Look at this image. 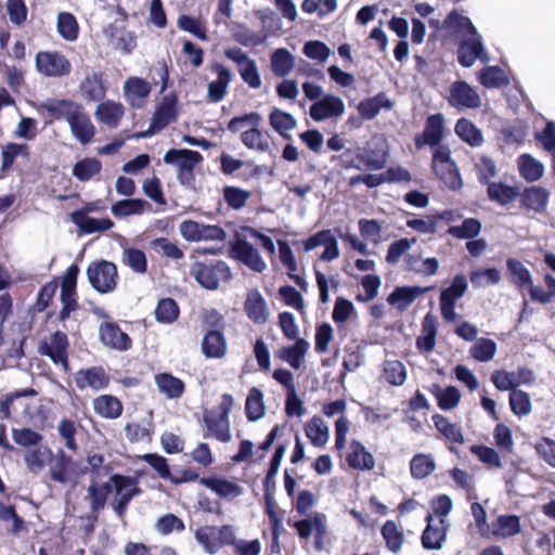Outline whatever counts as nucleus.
<instances>
[{
  "label": "nucleus",
  "mask_w": 555,
  "mask_h": 555,
  "mask_svg": "<svg viewBox=\"0 0 555 555\" xmlns=\"http://www.w3.org/2000/svg\"><path fill=\"white\" fill-rule=\"evenodd\" d=\"M151 91V85L140 77H130L124 85L125 98L133 108H142Z\"/></svg>",
  "instance_id": "393cba45"
},
{
  "label": "nucleus",
  "mask_w": 555,
  "mask_h": 555,
  "mask_svg": "<svg viewBox=\"0 0 555 555\" xmlns=\"http://www.w3.org/2000/svg\"><path fill=\"white\" fill-rule=\"evenodd\" d=\"M93 410L103 418L116 420L121 416L124 405L121 401L113 395H101L93 400Z\"/></svg>",
  "instance_id": "e433bc0d"
},
{
  "label": "nucleus",
  "mask_w": 555,
  "mask_h": 555,
  "mask_svg": "<svg viewBox=\"0 0 555 555\" xmlns=\"http://www.w3.org/2000/svg\"><path fill=\"white\" fill-rule=\"evenodd\" d=\"M87 491L90 509L93 513H99L105 507L108 494L112 492V488L108 481L98 483L95 479H93L89 485Z\"/></svg>",
  "instance_id": "a18cd8bd"
},
{
  "label": "nucleus",
  "mask_w": 555,
  "mask_h": 555,
  "mask_svg": "<svg viewBox=\"0 0 555 555\" xmlns=\"http://www.w3.org/2000/svg\"><path fill=\"white\" fill-rule=\"evenodd\" d=\"M68 125L74 137L82 144L89 143L94 137V127L90 117L80 104L68 119Z\"/></svg>",
  "instance_id": "bb28decb"
},
{
  "label": "nucleus",
  "mask_w": 555,
  "mask_h": 555,
  "mask_svg": "<svg viewBox=\"0 0 555 555\" xmlns=\"http://www.w3.org/2000/svg\"><path fill=\"white\" fill-rule=\"evenodd\" d=\"M178 104L179 100L175 92L164 95L160 103L156 106L151 121L162 130L176 122L179 116Z\"/></svg>",
  "instance_id": "4be33fe9"
},
{
  "label": "nucleus",
  "mask_w": 555,
  "mask_h": 555,
  "mask_svg": "<svg viewBox=\"0 0 555 555\" xmlns=\"http://www.w3.org/2000/svg\"><path fill=\"white\" fill-rule=\"evenodd\" d=\"M204 160L203 155L189 149H170L164 155V163L177 167V177L181 185L194 189V169Z\"/></svg>",
  "instance_id": "f03ea898"
},
{
  "label": "nucleus",
  "mask_w": 555,
  "mask_h": 555,
  "mask_svg": "<svg viewBox=\"0 0 555 555\" xmlns=\"http://www.w3.org/2000/svg\"><path fill=\"white\" fill-rule=\"evenodd\" d=\"M392 107V101L384 92H379L372 98L362 100L358 104V112L361 118L371 120L379 114L382 108L391 109Z\"/></svg>",
  "instance_id": "c9c22d12"
},
{
  "label": "nucleus",
  "mask_w": 555,
  "mask_h": 555,
  "mask_svg": "<svg viewBox=\"0 0 555 555\" xmlns=\"http://www.w3.org/2000/svg\"><path fill=\"white\" fill-rule=\"evenodd\" d=\"M230 255L255 272L261 273L267 268L259 251L246 238L236 237L231 243Z\"/></svg>",
  "instance_id": "4468645a"
},
{
  "label": "nucleus",
  "mask_w": 555,
  "mask_h": 555,
  "mask_svg": "<svg viewBox=\"0 0 555 555\" xmlns=\"http://www.w3.org/2000/svg\"><path fill=\"white\" fill-rule=\"evenodd\" d=\"M332 162H337L343 169H362L371 170L383 169L386 163L385 157H373L367 153H361V150L346 149L341 154L332 156Z\"/></svg>",
  "instance_id": "9b49d317"
},
{
  "label": "nucleus",
  "mask_w": 555,
  "mask_h": 555,
  "mask_svg": "<svg viewBox=\"0 0 555 555\" xmlns=\"http://www.w3.org/2000/svg\"><path fill=\"white\" fill-rule=\"evenodd\" d=\"M210 69L217 74V80L208 83L207 100L211 103H218L227 95L229 83L232 80V73L219 62L212 63Z\"/></svg>",
  "instance_id": "b1692460"
},
{
  "label": "nucleus",
  "mask_w": 555,
  "mask_h": 555,
  "mask_svg": "<svg viewBox=\"0 0 555 555\" xmlns=\"http://www.w3.org/2000/svg\"><path fill=\"white\" fill-rule=\"evenodd\" d=\"M380 535L385 541L386 548L398 554L405 542L403 529L395 520H386L380 527Z\"/></svg>",
  "instance_id": "f704fd0d"
},
{
  "label": "nucleus",
  "mask_w": 555,
  "mask_h": 555,
  "mask_svg": "<svg viewBox=\"0 0 555 555\" xmlns=\"http://www.w3.org/2000/svg\"><path fill=\"white\" fill-rule=\"evenodd\" d=\"M101 341L108 348L127 351L132 347L131 337L115 322H104L99 328Z\"/></svg>",
  "instance_id": "412c9836"
},
{
  "label": "nucleus",
  "mask_w": 555,
  "mask_h": 555,
  "mask_svg": "<svg viewBox=\"0 0 555 555\" xmlns=\"http://www.w3.org/2000/svg\"><path fill=\"white\" fill-rule=\"evenodd\" d=\"M474 167L479 183L485 185L491 183V179H493L498 173L495 160L488 155L478 156Z\"/></svg>",
  "instance_id": "e2e57ef3"
},
{
  "label": "nucleus",
  "mask_w": 555,
  "mask_h": 555,
  "mask_svg": "<svg viewBox=\"0 0 555 555\" xmlns=\"http://www.w3.org/2000/svg\"><path fill=\"white\" fill-rule=\"evenodd\" d=\"M438 333L437 318L428 312L422 320V335L416 338V348L422 353L431 352Z\"/></svg>",
  "instance_id": "2f4dec72"
},
{
  "label": "nucleus",
  "mask_w": 555,
  "mask_h": 555,
  "mask_svg": "<svg viewBox=\"0 0 555 555\" xmlns=\"http://www.w3.org/2000/svg\"><path fill=\"white\" fill-rule=\"evenodd\" d=\"M518 171L521 178L528 182L540 180L544 172V166L530 154H521L518 159Z\"/></svg>",
  "instance_id": "c03bdc74"
},
{
  "label": "nucleus",
  "mask_w": 555,
  "mask_h": 555,
  "mask_svg": "<svg viewBox=\"0 0 555 555\" xmlns=\"http://www.w3.org/2000/svg\"><path fill=\"white\" fill-rule=\"evenodd\" d=\"M481 222L476 218H466L461 225H452L447 233L459 240H472L479 235Z\"/></svg>",
  "instance_id": "052dcab7"
},
{
  "label": "nucleus",
  "mask_w": 555,
  "mask_h": 555,
  "mask_svg": "<svg viewBox=\"0 0 555 555\" xmlns=\"http://www.w3.org/2000/svg\"><path fill=\"white\" fill-rule=\"evenodd\" d=\"M36 67L47 77H61L68 75L72 69L70 62L60 52L40 51L36 55Z\"/></svg>",
  "instance_id": "2eb2a0df"
},
{
  "label": "nucleus",
  "mask_w": 555,
  "mask_h": 555,
  "mask_svg": "<svg viewBox=\"0 0 555 555\" xmlns=\"http://www.w3.org/2000/svg\"><path fill=\"white\" fill-rule=\"evenodd\" d=\"M191 275L206 289H217L220 282L232 279V272L222 260L195 261L191 266Z\"/></svg>",
  "instance_id": "7ed1b4c3"
},
{
  "label": "nucleus",
  "mask_w": 555,
  "mask_h": 555,
  "mask_svg": "<svg viewBox=\"0 0 555 555\" xmlns=\"http://www.w3.org/2000/svg\"><path fill=\"white\" fill-rule=\"evenodd\" d=\"M487 195L491 202L501 206L512 203L519 195L517 186H511L503 182H491L487 184Z\"/></svg>",
  "instance_id": "79ce46f5"
},
{
  "label": "nucleus",
  "mask_w": 555,
  "mask_h": 555,
  "mask_svg": "<svg viewBox=\"0 0 555 555\" xmlns=\"http://www.w3.org/2000/svg\"><path fill=\"white\" fill-rule=\"evenodd\" d=\"M347 465L354 470H372L375 467V459L371 452L366 450L364 444L352 439L349 443L348 451L345 455Z\"/></svg>",
  "instance_id": "5701e85b"
},
{
  "label": "nucleus",
  "mask_w": 555,
  "mask_h": 555,
  "mask_svg": "<svg viewBox=\"0 0 555 555\" xmlns=\"http://www.w3.org/2000/svg\"><path fill=\"white\" fill-rule=\"evenodd\" d=\"M492 534L496 538H511L521 530L520 518L517 515H500L492 522Z\"/></svg>",
  "instance_id": "a19ab883"
},
{
  "label": "nucleus",
  "mask_w": 555,
  "mask_h": 555,
  "mask_svg": "<svg viewBox=\"0 0 555 555\" xmlns=\"http://www.w3.org/2000/svg\"><path fill=\"white\" fill-rule=\"evenodd\" d=\"M125 108L119 102L106 101L98 105L96 117L98 119L111 127L116 128L121 118L124 117Z\"/></svg>",
  "instance_id": "ea45409f"
},
{
  "label": "nucleus",
  "mask_w": 555,
  "mask_h": 555,
  "mask_svg": "<svg viewBox=\"0 0 555 555\" xmlns=\"http://www.w3.org/2000/svg\"><path fill=\"white\" fill-rule=\"evenodd\" d=\"M73 464L72 456L60 451L55 463L51 467V478L54 481L66 483L69 480Z\"/></svg>",
  "instance_id": "0e129e2a"
},
{
  "label": "nucleus",
  "mask_w": 555,
  "mask_h": 555,
  "mask_svg": "<svg viewBox=\"0 0 555 555\" xmlns=\"http://www.w3.org/2000/svg\"><path fill=\"white\" fill-rule=\"evenodd\" d=\"M262 117L258 112H250L231 118L227 129L232 133L241 132V142L248 149L266 153L270 150V135L260 129Z\"/></svg>",
  "instance_id": "f257e3e1"
},
{
  "label": "nucleus",
  "mask_w": 555,
  "mask_h": 555,
  "mask_svg": "<svg viewBox=\"0 0 555 555\" xmlns=\"http://www.w3.org/2000/svg\"><path fill=\"white\" fill-rule=\"evenodd\" d=\"M244 311L247 318L255 324H263L268 321L269 311L267 302L257 288H253L247 293Z\"/></svg>",
  "instance_id": "cd10ccee"
},
{
  "label": "nucleus",
  "mask_w": 555,
  "mask_h": 555,
  "mask_svg": "<svg viewBox=\"0 0 555 555\" xmlns=\"http://www.w3.org/2000/svg\"><path fill=\"white\" fill-rule=\"evenodd\" d=\"M102 170V163L94 157H86L78 160L73 167V176L79 181L86 182L99 175Z\"/></svg>",
  "instance_id": "4d7b16f0"
},
{
  "label": "nucleus",
  "mask_w": 555,
  "mask_h": 555,
  "mask_svg": "<svg viewBox=\"0 0 555 555\" xmlns=\"http://www.w3.org/2000/svg\"><path fill=\"white\" fill-rule=\"evenodd\" d=\"M430 289L431 287L397 286L387 297V301L399 311H404L418 296Z\"/></svg>",
  "instance_id": "c756f323"
},
{
  "label": "nucleus",
  "mask_w": 555,
  "mask_h": 555,
  "mask_svg": "<svg viewBox=\"0 0 555 555\" xmlns=\"http://www.w3.org/2000/svg\"><path fill=\"white\" fill-rule=\"evenodd\" d=\"M56 29L59 35L66 41H75L79 36V24L76 16L69 12L57 14Z\"/></svg>",
  "instance_id": "603ef678"
},
{
  "label": "nucleus",
  "mask_w": 555,
  "mask_h": 555,
  "mask_svg": "<svg viewBox=\"0 0 555 555\" xmlns=\"http://www.w3.org/2000/svg\"><path fill=\"white\" fill-rule=\"evenodd\" d=\"M383 374L385 379L392 386H401L406 379V369L399 360L385 361Z\"/></svg>",
  "instance_id": "69168bd1"
},
{
  "label": "nucleus",
  "mask_w": 555,
  "mask_h": 555,
  "mask_svg": "<svg viewBox=\"0 0 555 555\" xmlns=\"http://www.w3.org/2000/svg\"><path fill=\"white\" fill-rule=\"evenodd\" d=\"M245 414L249 422H256L264 415L263 395L261 390L253 387L246 398Z\"/></svg>",
  "instance_id": "13d9d810"
},
{
  "label": "nucleus",
  "mask_w": 555,
  "mask_h": 555,
  "mask_svg": "<svg viewBox=\"0 0 555 555\" xmlns=\"http://www.w3.org/2000/svg\"><path fill=\"white\" fill-rule=\"evenodd\" d=\"M506 268L511 275V282L519 289L522 291L527 286H531L532 276L530 271L524 266V263L514 258H508L506 261Z\"/></svg>",
  "instance_id": "09e8293b"
},
{
  "label": "nucleus",
  "mask_w": 555,
  "mask_h": 555,
  "mask_svg": "<svg viewBox=\"0 0 555 555\" xmlns=\"http://www.w3.org/2000/svg\"><path fill=\"white\" fill-rule=\"evenodd\" d=\"M52 459V451L48 447H35L28 450L24 455V461L29 469L34 474L40 473L48 461Z\"/></svg>",
  "instance_id": "864d4df0"
},
{
  "label": "nucleus",
  "mask_w": 555,
  "mask_h": 555,
  "mask_svg": "<svg viewBox=\"0 0 555 555\" xmlns=\"http://www.w3.org/2000/svg\"><path fill=\"white\" fill-rule=\"evenodd\" d=\"M224 55L238 65V73L244 82L253 89L260 88L261 78L254 60L249 59L240 48L227 49Z\"/></svg>",
  "instance_id": "f3484780"
},
{
  "label": "nucleus",
  "mask_w": 555,
  "mask_h": 555,
  "mask_svg": "<svg viewBox=\"0 0 555 555\" xmlns=\"http://www.w3.org/2000/svg\"><path fill=\"white\" fill-rule=\"evenodd\" d=\"M196 541L203 546L206 553L216 554L225 546L234 544L236 537L232 525L203 526L194 532Z\"/></svg>",
  "instance_id": "39448f33"
},
{
  "label": "nucleus",
  "mask_w": 555,
  "mask_h": 555,
  "mask_svg": "<svg viewBox=\"0 0 555 555\" xmlns=\"http://www.w3.org/2000/svg\"><path fill=\"white\" fill-rule=\"evenodd\" d=\"M479 82L486 88H501L509 83L504 70L499 66H487L479 72Z\"/></svg>",
  "instance_id": "6e6d98bb"
},
{
  "label": "nucleus",
  "mask_w": 555,
  "mask_h": 555,
  "mask_svg": "<svg viewBox=\"0 0 555 555\" xmlns=\"http://www.w3.org/2000/svg\"><path fill=\"white\" fill-rule=\"evenodd\" d=\"M476 60L482 62H488L489 60L481 37L477 33L473 37L461 41L457 48V62L461 66L470 67Z\"/></svg>",
  "instance_id": "6ab92c4d"
},
{
  "label": "nucleus",
  "mask_w": 555,
  "mask_h": 555,
  "mask_svg": "<svg viewBox=\"0 0 555 555\" xmlns=\"http://www.w3.org/2000/svg\"><path fill=\"white\" fill-rule=\"evenodd\" d=\"M345 112L344 101L334 94H325L314 102L309 109V115L314 121H322L333 117H339Z\"/></svg>",
  "instance_id": "aec40b11"
},
{
  "label": "nucleus",
  "mask_w": 555,
  "mask_h": 555,
  "mask_svg": "<svg viewBox=\"0 0 555 555\" xmlns=\"http://www.w3.org/2000/svg\"><path fill=\"white\" fill-rule=\"evenodd\" d=\"M467 280L465 275L457 274L451 282V285L440 293V311L444 321L454 322L459 314L455 312L456 301L464 296L467 291Z\"/></svg>",
  "instance_id": "6e6552de"
},
{
  "label": "nucleus",
  "mask_w": 555,
  "mask_h": 555,
  "mask_svg": "<svg viewBox=\"0 0 555 555\" xmlns=\"http://www.w3.org/2000/svg\"><path fill=\"white\" fill-rule=\"evenodd\" d=\"M222 196L229 208L240 210L246 206L251 192L238 186L227 185L222 190Z\"/></svg>",
  "instance_id": "bf43d9fd"
},
{
  "label": "nucleus",
  "mask_w": 555,
  "mask_h": 555,
  "mask_svg": "<svg viewBox=\"0 0 555 555\" xmlns=\"http://www.w3.org/2000/svg\"><path fill=\"white\" fill-rule=\"evenodd\" d=\"M202 352L207 359H222L228 352L224 334L219 330H208L202 340Z\"/></svg>",
  "instance_id": "c85d7f7f"
},
{
  "label": "nucleus",
  "mask_w": 555,
  "mask_h": 555,
  "mask_svg": "<svg viewBox=\"0 0 555 555\" xmlns=\"http://www.w3.org/2000/svg\"><path fill=\"white\" fill-rule=\"evenodd\" d=\"M447 100L449 105L456 109H475L481 105L479 94L465 80H456L450 85Z\"/></svg>",
  "instance_id": "ddd939ff"
},
{
  "label": "nucleus",
  "mask_w": 555,
  "mask_h": 555,
  "mask_svg": "<svg viewBox=\"0 0 555 555\" xmlns=\"http://www.w3.org/2000/svg\"><path fill=\"white\" fill-rule=\"evenodd\" d=\"M155 384L157 385L158 390L169 399H178L185 391L183 380L170 373L156 374Z\"/></svg>",
  "instance_id": "58836bf2"
},
{
  "label": "nucleus",
  "mask_w": 555,
  "mask_h": 555,
  "mask_svg": "<svg viewBox=\"0 0 555 555\" xmlns=\"http://www.w3.org/2000/svg\"><path fill=\"white\" fill-rule=\"evenodd\" d=\"M431 418L436 429L444 437V439L454 444L464 443V436L457 424L451 423L441 414H435Z\"/></svg>",
  "instance_id": "49530a36"
},
{
  "label": "nucleus",
  "mask_w": 555,
  "mask_h": 555,
  "mask_svg": "<svg viewBox=\"0 0 555 555\" xmlns=\"http://www.w3.org/2000/svg\"><path fill=\"white\" fill-rule=\"evenodd\" d=\"M295 66V57L285 48L275 50L271 55V68L275 76H287Z\"/></svg>",
  "instance_id": "3c124183"
},
{
  "label": "nucleus",
  "mask_w": 555,
  "mask_h": 555,
  "mask_svg": "<svg viewBox=\"0 0 555 555\" xmlns=\"http://www.w3.org/2000/svg\"><path fill=\"white\" fill-rule=\"evenodd\" d=\"M199 483L223 499H235L243 493L240 485L221 477H202Z\"/></svg>",
  "instance_id": "7c9ffc66"
},
{
  "label": "nucleus",
  "mask_w": 555,
  "mask_h": 555,
  "mask_svg": "<svg viewBox=\"0 0 555 555\" xmlns=\"http://www.w3.org/2000/svg\"><path fill=\"white\" fill-rule=\"evenodd\" d=\"M496 352V344L490 338H479L469 349L470 356L479 362H488Z\"/></svg>",
  "instance_id": "774afa93"
},
{
  "label": "nucleus",
  "mask_w": 555,
  "mask_h": 555,
  "mask_svg": "<svg viewBox=\"0 0 555 555\" xmlns=\"http://www.w3.org/2000/svg\"><path fill=\"white\" fill-rule=\"evenodd\" d=\"M70 220L83 234L104 232L114 227V222L108 218L95 219L82 212H72Z\"/></svg>",
  "instance_id": "473e14b6"
},
{
  "label": "nucleus",
  "mask_w": 555,
  "mask_h": 555,
  "mask_svg": "<svg viewBox=\"0 0 555 555\" xmlns=\"http://www.w3.org/2000/svg\"><path fill=\"white\" fill-rule=\"evenodd\" d=\"M68 337L64 332L56 331L50 336V341L42 340L38 346L41 356L49 357L54 364H61L67 372L68 361Z\"/></svg>",
  "instance_id": "f8f14e48"
},
{
  "label": "nucleus",
  "mask_w": 555,
  "mask_h": 555,
  "mask_svg": "<svg viewBox=\"0 0 555 555\" xmlns=\"http://www.w3.org/2000/svg\"><path fill=\"white\" fill-rule=\"evenodd\" d=\"M269 121L271 127L283 138H289L286 132L294 129L296 126V119L289 113L279 108L271 111Z\"/></svg>",
  "instance_id": "680f3d73"
},
{
  "label": "nucleus",
  "mask_w": 555,
  "mask_h": 555,
  "mask_svg": "<svg viewBox=\"0 0 555 555\" xmlns=\"http://www.w3.org/2000/svg\"><path fill=\"white\" fill-rule=\"evenodd\" d=\"M149 203L142 198H126L113 204L111 210L116 218H125L132 215H141Z\"/></svg>",
  "instance_id": "8fccbe9b"
},
{
  "label": "nucleus",
  "mask_w": 555,
  "mask_h": 555,
  "mask_svg": "<svg viewBox=\"0 0 555 555\" xmlns=\"http://www.w3.org/2000/svg\"><path fill=\"white\" fill-rule=\"evenodd\" d=\"M446 135V119L441 113L429 115L421 133L414 135V144L417 150L425 146L439 147Z\"/></svg>",
  "instance_id": "1a4fd4ad"
},
{
  "label": "nucleus",
  "mask_w": 555,
  "mask_h": 555,
  "mask_svg": "<svg viewBox=\"0 0 555 555\" xmlns=\"http://www.w3.org/2000/svg\"><path fill=\"white\" fill-rule=\"evenodd\" d=\"M179 317V307L172 298H163L158 301L155 309V318L158 322L169 324Z\"/></svg>",
  "instance_id": "338daca9"
},
{
  "label": "nucleus",
  "mask_w": 555,
  "mask_h": 555,
  "mask_svg": "<svg viewBox=\"0 0 555 555\" xmlns=\"http://www.w3.org/2000/svg\"><path fill=\"white\" fill-rule=\"evenodd\" d=\"M108 483H111L112 491H115V498L111 503L112 508L119 518H122L131 500L142 492L139 481L135 477L113 474L109 476Z\"/></svg>",
  "instance_id": "20e7f679"
},
{
  "label": "nucleus",
  "mask_w": 555,
  "mask_h": 555,
  "mask_svg": "<svg viewBox=\"0 0 555 555\" xmlns=\"http://www.w3.org/2000/svg\"><path fill=\"white\" fill-rule=\"evenodd\" d=\"M518 197L522 209L541 214L547 207L550 192L543 186L533 185L525 188L522 192H519Z\"/></svg>",
  "instance_id": "a878e982"
},
{
  "label": "nucleus",
  "mask_w": 555,
  "mask_h": 555,
  "mask_svg": "<svg viewBox=\"0 0 555 555\" xmlns=\"http://www.w3.org/2000/svg\"><path fill=\"white\" fill-rule=\"evenodd\" d=\"M454 131L462 141L473 147L479 146L483 142L481 130L467 118L462 117L457 119Z\"/></svg>",
  "instance_id": "37998d69"
},
{
  "label": "nucleus",
  "mask_w": 555,
  "mask_h": 555,
  "mask_svg": "<svg viewBox=\"0 0 555 555\" xmlns=\"http://www.w3.org/2000/svg\"><path fill=\"white\" fill-rule=\"evenodd\" d=\"M305 433L310 442L317 448L324 447L328 440V428L319 416H313L307 422Z\"/></svg>",
  "instance_id": "5fc2aeb1"
},
{
  "label": "nucleus",
  "mask_w": 555,
  "mask_h": 555,
  "mask_svg": "<svg viewBox=\"0 0 555 555\" xmlns=\"http://www.w3.org/2000/svg\"><path fill=\"white\" fill-rule=\"evenodd\" d=\"M436 469V462L431 454L417 453L410 461V473L414 479H424Z\"/></svg>",
  "instance_id": "de8ad7c7"
},
{
  "label": "nucleus",
  "mask_w": 555,
  "mask_h": 555,
  "mask_svg": "<svg viewBox=\"0 0 555 555\" xmlns=\"http://www.w3.org/2000/svg\"><path fill=\"white\" fill-rule=\"evenodd\" d=\"M309 343L304 338H297L295 340V344L287 347H282L276 356L281 360L287 362L293 369L298 370L301 364L302 360L309 350Z\"/></svg>",
  "instance_id": "4c0bfd02"
},
{
  "label": "nucleus",
  "mask_w": 555,
  "mask_h": 555,
  "mask_svg": "<svg viewBox=\"0 0 555 555\" xmlns=\"http://www.w3.org/2000/svg\"><path fill=\"white\" fill-rule=\"evenodd\" d=\"M431 169L437 178L450 190L456 191L462 188L461 173L456 163L451 158V152L448 146L435 149L431 158Z\"/></svg>",
  "instance_id": "423d86ee"
},
{
  "label": "nucleus",
  "mask_w": 555,
  "mask_h": 555,
  "mask_svg": "<svg viewBox=\"0 0 555 555\" xmlns=\"http://www.w3.org/2000/svg\"><path fill=\"white\" fill-rule=\"evenodd\" d=\"M80 104L66 99H49L36 106L37 112L46 118V124L65 119L68 121L72 114Z\"/></svg>",
  "instance_id": "a211bd4d"
},
{
  "label": "nucleus",
  "mask_w": 555,
  "mask_h": 555,
  "mask_svg": "<svg viewBox=\"0 0 555 555\" xmlns=\"http://www.w3.org/2000/svg\"><path fill=\"white\" fill-rule=\"evenodd\" d=\"M82 96L89 102H96L104 99L106 87L103 82V74L94 72L88 75L79 86Z\"/></svg>",
  "instance_id": "72a5a7b5"
},
{
  "label": "nucleus",
  "mask_w": 555,
  "mask_h": 555,
  "mask_svg": "<svg viewBox=\"0 0 555 555\" xmlns=\"http://www.w3.org/2000/svg\"><path fill=\"white\" fill-rule=\"evenodd\" d=\"M75 386L79 390L100 391L109 386L111 377L101 365L78 370L74 375Z\"/></svg>",
  "instance_id": "dca6fc26"
},
{
  "label": "nucleus",
  "mask_w": 555,
  "mask_h": 555,
  "mask_svg": "<svg viewBox=\"0 0 555 555\" xmlns=\"http://www.w3.org/2000/svg\"><path fill=\"white\" fill-rule=\"evenodd\" d=\"M90 285L100 294L112 293L117 287V266L104 259L92 261L87 268Z\"/></svg>",
  "instance_id": "0eeeda50"
},
{
  "label": "nucleus",
  "mask_w": 555,
  "mask_h": 555,
  "mask_svg": "<svg viewBox=\"0 0 555 555\" xmlns=\"http://www.w3.org/2000/svg\"><path fill=\"white\" fill-rule=\"evenodd\" d=\"M287 524L296 530L300 540L307 541L312 533H314L315 548L319 551L323 548L324 538L326 535L325 515L314 513L311 517L300 520L292 521L288 519Z\"/></svg>",
  "instance_id": "9d476101"
}]
</instances>
